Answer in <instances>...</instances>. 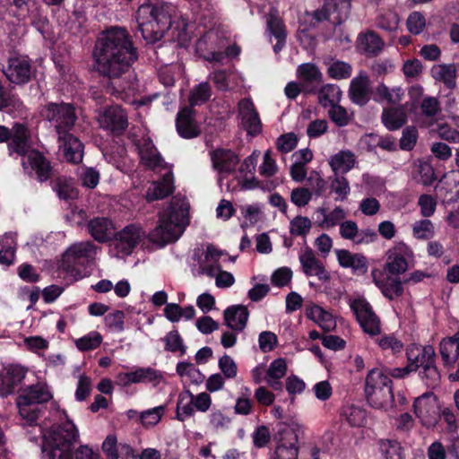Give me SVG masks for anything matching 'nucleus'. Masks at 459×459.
Wrapping results in <instances>:
<instances>
[{
    "label": "nucleus",
    "instance_id": "obj_1",
    "mask_svg": "<svg viewBox=\"0 0 459 459\" xmlns=\"http://www.w3.org/2000/svg\"><path fill=\"white\" fill-rule=\"evenodd\" d=\"M93 58L96 71L115 80L129 72L138 59V52L126 29L111 28L97 41Z\"/></svg>",
    "mask_w": 459,
    "mask_h": 459
},
{
    "label": "nucleus",
    "instance_id": "obj_2",
    "mask_svg": "<svg viewBox=\"0 0 459 459\" xmlns=\"http://www.w3.org/2000/svg\"><path fill=\"white\" fill-rule=\"evenodd\" d=\"M174 7L161 2H147L141 4L136 13L138 30L147 43L153 44L166 34L169 41L179 47H186L191 39L185 20H173Z\"/></svg>",
    "mask_w": 459,
    "mask_h": 459
},
{
    "label": "nucleus",
    "instance_id": "obj_3",
    "mask_svg": "<svg viewBox=\"0 0 459 459\" xmlns=\"http://www.w3.org/2000/svg\"><path fill=\"white\" fill-rule=\"evenodd\" d=\"M189 224V204L174 200L169 210L160 215L158 226L149 233V239L161 247L174 242Z\"/></svg>",
    "mask_w": 459,
    "mask_h": 459
},
{
    "label": "nucleus",
    "instance_id": "obj_4",
    "mask_svg": "<svg viewBox=\"0 0 459 459\" xmlns=\"http://www.w3.org/2000/svg\"><path fill=\"white\" fill-rule=\"evenodd\" d=\"M8 149L11 153L26 155V160L22 161L24 169L30 168L34 171L40 182L47 181L51 178L52 167L47 158L36 150H29V134L24 126L20 124L13 126L11 130Z\"/></svg>",
    "mask_w": 459,
    "mask_h": 459
},
{
    "label": "nucleus",
    "instance_id": "obj_5",
    "mask_svg": "<svg viewBox=\"0 0 459 459\" xmlns=\"http://www.w3.org/2000/svg\"><path fill=\"white\" fill-rule=\"evenodd\" d=\"M78 437L77 428L73 422L67 421L46 437L43 451H48L49 459H73L71 448Z\"/></svg>",
    "mask_w": 459,
    "mask_h": 459
},
{
    "label": "nucleus",
    "instance_id": "obj_6",
    "mask_svg": "<svg viewBox=\"0 0 459 459\" xmlns=\"http://www.w3.org/2000/svg\"><path fill=\"white\" fill-rule=\"evenodd\" d=\"M52 394L44 383L28 386L17 398V406L21 418L25 424H34L40 413L39 404L48 402Z\"/></svg>",
    "mask_w": 459,
    "mask_h": 459
},
{
    "label": "nucleus",
    "instance_id": "obj_7",
    "mask_svg": "<svg viewBox=\"0 0 459 459\" xmlns=\"http://www.w3.org/2000/svg\"><path fill=\"white\" fill-rule=\"evenodd\" d=\"M392 380L382 370L374 368L369 371L366 378L365 394L368 402L372 407L386 409L394 402Z\"/></svg>",
    "mask_w": 459,
    "mask_h": 459
},
{
    "label": "nucleus",
    "instance_id": "obj_8",
    "mask_svg": "<svg viewBox=\"0 0 459 459\" xmlns=\"http://www.w3.org/2000/svg\"><path fill=\"white\" fill-rule=\"evenodd\" d=\"M41 114L55 124L58 135L69 133L77 119L74 106L68 103H49L42 109Z\"/></svg>",
    "mask_w": 459,
    "mask_h": 459
},
{
    "label": "nucleus",
    "instance_id": "obj_9",
    "mask_svg": "<svg viewBox=\"0 0 459 459\" xmlns=\"http://www.w3.org/2000/svg\"><path fill=\"white\" fill-rule=\"evenodd\" d=\"M411 258L412 251L406 244H395L386 251L384 273L400 276L409 269V261Z\"/></svg>",
    "mask_w": 459,
    "mask_h": 459
},
{
    "label": "nucleus",
    "instance_id": "obj_10",
    "mask_svg": "<svg viewBox=\"0 0 459 459\" xmlns=\"http://www.w3.org/2000/svg\"><path fill=\"white\" fill-rule=\"evenodd\" d=\"M97 255V247L89 241L72 245L64 254L63 264L67 271L73 272L75 266L90 264Z\"/></svg>",
    "mask_w": 459,
    "mask_h": 459
},
{
    "label": "nucleus",
    "instance_id": "obj_11",
    "mask_svg": "<svg viewBox=\"0 0 459 459\" xmlns=\"http://www.w3.org/2000/svg\"><path fill=\"white\" fill-rule=\"evenodd\" d=\"M97 121L100 126L113 134H122L128 126L126 112L117 105L97 111Z\"/></svg>",
    "mask_w": 459,
    "mask_h": 459
},
{
    "label": "nucleus",
    "instance_id": "obj_12",
    "mask_svg": "<svg viewBox=\"0 0 459 459\" xmlns=\"http://www.w3.org/2000/svg\"><path fill=\"white\" fill-rule=\"evenodd\" d=\"M2 71L6 79L14 84L22 85L30 82L31 78V65L27 56H12L7 59Z\"/></svg>",
    "mask_w": 459,
    "mask_h": 459
},
{
    "label": "nucleus",
    "instance_id": "obj_13",
    "mask_svg": "<svg viewBox=\"0 0 459 459\" xmlns=\"http://www.w3.org/2000/svg\"><path fill=\"white\" fill-rule=\"evenodd\" d=\"M222 251L209 244L205 248H196L194 253V260L199 268L200 274L214 277L220 271L219 260Z\"/></svg>",
    "mask_w": 459,
    "mask_h": 459
},
{
    "label": "nucleus",
    "instance_id": "obj_14",
    "mask_svg": "<svg viewBox=\"0 0 459 459\" xmlns=\"http://www.w3.org/2000/svg\"><path fill=\"white\" fill-rule=\"evenodd\" d=\"M209 156L212 169L220 175L218 178L220 184L222 176L233 173L239 162L238 156L230 149L216 148L210 151Z\"/></svg>",
    "mask_w": 459,
    "mask_h": 459
},
{
    "label": "nucleus",
    "instance_id": "obj_15",
    "mask_svg": "<svg viewBox=\"0 0 459 459\" xmlns=\"http://www.w3.org/2000/svg\"><path fill=\"white\" fill-rule=\"evenodd\" d=\"M144 236L145 233L141 227L134 224L128 225L117 234L114 243L115 248L117 253L129 255Z\"/></svg>",
    "mask_w": 459,
    "mask_h": 459
},
{
    "label": "nucleus",
    "instance_id": "obj_16",
    "mask_svg": "<svg viewBox=\"0 0 459 459\" xmlns=\"http://www.w3.org/2000/svg\"><path fill=\"white\" fill-rule=\"evenodd\" d=\"M413 408L421 423L429 426L434 423L437 414V396L432 392L425 393L415 399Z\"/></svg>",
    "mask_w": 459,
    "mask_h": 459
},
{
    "label": "nucleus",
    "instance_id": "obj_17",
    "mask_svg": "<svg viewBox=\"0 0 459 459\" xmlns=\"http://www.w3.org/2000/svg\"><path fill=\"white\" fill-rule=\"evenodd\" d=\"M339 234L342 239L355 245L369 244L377 238L376 232L372 230H360L355 221L347 219L339 227Z\"/></svg>",
    "mask_w": 459,
    "mask_h": 459
},
{
    "label": "nucleus",
    "instance_id": "obj_18",
    "mask_svg": "<svg viewBox=\"0 0 459 459\" xmlns=\"http://www.w3.org/2000/svg\"><path fill=\"white\" fill-rule=\"evenodd\" d=\"M303 273L307 276H316L321 281H328L330 276L323 263L316 257L314 250L306 247L299 254Z\"/></svg>",
    "mask_w": 459,
    "mask_h": 459
},
{
    "label": "nucleus",
    "instance_id": "obj_19",
    "mask_svg": "<svg viewBox=\"0 0 459 459\" xmlns=\"http://www.w3.org/2000/svg\"><path fill=\"white\" fill-rule=\"evenodd\" d=\"M349 97L359 106H365L370 100V80L368 75L360 71L350 83Z\"/></svg>",
    "mask_w": 459,
    "mask_h": 459
},
{
    "label": "nucleus",
    "instance_id": "obj_20",
    "mask_svg": "<svg viewBox=\"0 0 459 459\" xmlns=\"http://www.w3.org/2000/svg\"><path fill=\"white\" fill-rule=\"evenodd\" d=\"M373 281L380 289L382 294L392 300L401 297L403 293V281L399 276L385 274L380 272H372Z\"/></svg>",
    "mask_w": 459,
    "mask_h": 459
},
{
    "label": "nucleus",
    "instance_id": "obj_21",
    "mask_svg": "<svg viewBox=\"0 0 459 459\" xmlns=\"http://www.w3.org/2000/svg\"><path fill=\"white\" fill-rule=\"evenodd\" d=\"M281 436L273 459H298V435L292 429H283L279 432Z\"/></svg>",
    "mask_w": 459,
    "mask_h": 459
},
{
    "label": "nucleus",
    "instance_id": "obj_22",
    "mask_svg": "<svg viewBox=\"0 0 459 459\" xmlns=\"http://www.w3.org/2000/svg\"><path fill=\"white\" fill-rule=\"evenodd\" d=\"M242 125L249 134L256 135L262 131V124L255 105L249 99H243L238 103Z\"/></svg>",
    "mask_w": 459,
    "mask_h": 459
},
{
    "label": "nucleus",
    "instance_id": "obj_23",
    "mask_svg": "<svg viewBox=\"0 0 459 459\" xmlns=\"http://www.w3.org/2000/svg\"><path fill=\"white\" fill-rule=\"evenodd\" d=\"M59 150L66 161L79 163L83 157V145L81 141L70 133L58 135Z\"/></svg>",
    "mask_w": 459,
    "mask_h": 459
},
{
    "label": "nucleus",
    "instance_id": "obj_24",
    "mask_svg": "<svg viewBox=\"0 0 459 459\" xmlns=\"http://www.w3.org/2000/svg\"><path fill=\"white\" fill-rule=\"evenodd\" d=\"M192 108H183L177 116L176 126L178 134L186 139L197 137L201 134L198 124L195 119Z\"/></svg>",
    "mask_w": 459,
    "mask_h": 459
},
{
    "label": "nucleus",
    "instance_id": "obj_25",
    "mask_svg": "<svg viewBox=\"0 0 459 459\" xmlns=\"http://www.w3.org/2000/svg\"><path fill=\"white\" fill-rule=\"evenodd\" d=\"M406 356L413 370L431 365L436 361V352L431 345H411L406 350Z\"/></svg>",
    "mask_w": 459,
    "mask_h": 459
},
{
    "label": "nucleus",
    "instance_id": "obj_26",
    "mask_svg": "<svg viewBox=\"0 0 459 459\" xmlns=\"http://www.w3.org/2000/svg\"><path fill=\"white\" fill-rule=\"evenodd\" d=\"M316 224L318 227L329 230L341 224L347 219L348 211L342 206H335L333 210L319 207L316 211Z\"/></svg>",
    "mask_w": 459,
    "mask_h": 459
},
{
    "label": "nucleus",
    "instance_id": "obj_27",
    "mask_svg": "<svg viewBox=\"0 0 459 459\" xmlns=\"http://www.w3.org/2000/svg\"><path fill=\"white\" fill-rule=\"evenodd\" d=\"M356 46L367 56H376L382 52L385 42L375 31L368 30L359 34Z\"/></svg>",
    "mask_w": 459,
    "mask_h": 459
},
{
    "label": "nucleus",
    "instance_id": "obj_28",
    "mask_svg": "<svg viewBox=\"0 0 459 459\" xmlns=\"http://www.w3.org/2000/svg\"><path fill=\"white\" fill-rule=\"evenodd\" d=\"M102 450L107 459H134L133 448L125 443H117V437L109 435L102 443Z\"/></svg>",
    "mask_w": 459,
    "mask_h": 459
},
{
    "label": "nucleus",
    "instance_id": "obj_29",
    "mask_svg": "<svg viewBox=\"0 0 459 459\" xmlns=\"http://www.w3.org/2000/svg\"><path fill=\"white\" fill-rule=\"evenodd\" d=\"M338 9L337 3L333 0H325L322 8L312 12H306L300 19V22L307 24L308 27L315 28L320 22L329 20L332 14L336 13L335 16H338Z\"/></svg>",
    "mask_w": 459,
    "mask_h": 459
},
{
    "label": "nucleus",
    "instance_id": "obj_30",
    "mask_svg": "<svg viewBox=\"0 0 459 459\" xmlns=\"http://www.w3.org/2000/svg\"><path fill=\"white\" fill-rule=\"evenodd\" d=\"M249 312L243 305H235L224 310V321L233 331L241 332L247 325Z\"/></svg>",
    "mask_w": 459,
    "mask_h": 459
},
{
    "label": "nucleus",
    "instance_id": "obj_31",
    "mask_svg": "<svg viewBox=\"0 0 459 459\" xmlns=\"http://www.w3.org/2000/svg\"><path fill=\"white\" fill-rule=\"evenodd\" d=\"M174 189L171 172L166 173L159 181L153 182L146 192V199L151 201L163 199L172 194Z\"/></svg>",
    "mask_w": 459,
    "mask_h": 459
},
{
    "label": "nucleus",
    "instance_id": "obj_32",
    "mask_svg": "<svg viewBox=\"0 0 459 459\" xmlns=\"http://www.w3.org/2000/svg\"><path fill=\"white\" fill-rule=\"evenodd\" d=\"M335 254L342 267L351 268L354 272L367 271V259L361 254H353L346 249H336Z\"/></svg>",
    "mask_w": 459,
    "mask_h": 459
},
{
    "label": "nucleus",
    "instance_id": "obj_33",
    "mask_svg": "<svg viewBox=\"0 0 459 459\" xmlns=\"http://www.w3.org/2000/svg\"><path fill=\"white\" fill-rule=\"evenodd\" d=\"M356 163V156L350 150H342L330 158L329 165L334 174L350 171Z\"/></svg>",
    "mask_w": 459,
    "mask_h": 459
},
{
    "label": "nucleus",
    "instance_id": "obj_34",
    "mask_svg": "<svg viewBox=\"0 0 459 459\" xmlns=\"http://www.w3.org/2000/svg\"><path fill=\"white\" fill-rule=\"evenodd\" d=\"M306 314L325 332H331L336 327V322L332 314L318 305L307 307Z\"/></svg>",
    "mask_w": 459,
    "mask_h": 459
},
{
    "label": "nucleus",
    "instance_id": "obj_35",
    "mask_svg": "<svg viewBox=\"0 0 459 459\" xmlns=\"http://www.w3.org/2000/svg\"><path fill=\"white\" fill-rule=\"evenodd\" d=\"M88 230L92 238L99 242H105L113 235V224L104 217L91 220L88 223Z\"/></svg>",
    "mask_w": 459,
    "mask_h": 459
},
{
    "label": "nucleus",
    "instance_id": "obj_36",
    "mask_svg": "<svg viewBox=\"0 0 459 459\" xmlns=\"http://www.w3.org/2000/svg\"><path fill=\"white\" fill-rule=\"evenodd\" d=\"M382 123L390 131L401 128L407 122V114L403 107L389 108L383 110Z\"/></svg>",
    "mask_w": 459,
    "mask_h": 459
},
{
    "label": "nucleus",
    "instance_id": "obj_37",
    "mask_svg": "<svg viewBox=\"0 0 459 459\" xmlns=\"http://www.w3.org/2000/svg\"><path fill=\"white\" fill-rule=\"evenodd\" d=\"M404 97V91L400 86L389 88L385 83L380 82L375 89V101L378 103L386 102L387 104H398Z\"/></svg>",
    "mask_w": 459,
    "mask_h": 459
},
{
    "label": "nucleus",
    "instance_id": "obj_38",
    "mask_svg": "<svg viewBox=\"0 0 459 459\" xmlns=\"http://www.w3.org/2000/svg\"><path fill=\"white\" fill-rule=\"evenodd\" d=\"M287 373V363L283 359H274L269 365L266 372L265 381L269 386L274 390H281L282 384L281 379Z\"/></svg>",
    "mask_w": 459,
    "mask_h": 459
},
{
    "label": "nucleus",
    "instance_id": "obj_39",
    "mask_svg": "<svg viewBox=\"0 0 459 459\" xmlns=\"http://www.w3.org/2000/svg\"><path fill=\"white\" fill-rule=\"evenodd\" d=\"M439 353L444 366L450 368L459 360V343L444 338L439 343Z\"/></svg>",
    "mask_w": 459,
    "mask_h": 459
},
{
    "label": "nucleus",
    "instance_id": "obj_40",
    "mask_svg": "<svg viewBox=\"0 0 459 459\" xmlns=\"http://www.w3.org/2000/svg\"><path fill=\"white\" fill-rule=\"evenodd\" d=\"M456 68L453 64L435 65L431 68V75L436 81L442 82L448 88L455 85Z\"/></svg>",
    "mask_w": 459,
    "mask_h": 459
},
{
    "label": "nucleus",
    "instance_id": "obj_41",
    "mask_svg": "<svg viewBox=\"0 0 459 459\" xmlns=\"http://www.w3.org/2000/svg\"><path fill=\"white\" fill-rule=\"evenodd\" d=\"M16 241L15 236L6 233L0 238V263L10 265L13 263L15 256Z\"/></svg>",
    "mask_w": 459,
    "mask_h": 459
},
{
    "label": "nucleus",
    "instance_id": "obj_42",
    "mask_svg": "<svg viewBox=\"0 0 459 459\" xmlns=\"http://www.w3.org/2000/svg\"><path fill=\"white\" fill-rule=\"evenodd\" d=\"M140 156L142 163L151 169L162 167V158L151 143H145L140 148Z\"/></svg>",
    "mask_w": 459,
    "mask_h": 459
},
{
    "label": "nucleus",
    "instance_id": "obj_43",
    "mask_svg": "<svg viewBox=\"0 0 459 459\" xmlns=\"http://www.w3.org/2000/svg\"><path fill=\"white\" fill-rule=\"evenodd\" d=\"M342 98V91L337 85L326 84L318 91L319 103L326 108L333 107L340 102Z\"/></svg>",
    "mask_w": 459,
    "mask_h": 459
},
{
    "label": "nucleus",
    "instance_id": "obj_44",
    "mask_svg": "<svg viewBox=\"0 0 459 459\" xmlns=\"http://www.w3.org/2000/svg\"><path fill=\"white\" fill-rule=\"evenodd\" d=\"M330 190L336 195L334 198L336 201L346 200L351 192L348 179L342 175L334 174L331 178Z\"/></svg>",
    "mask_w": 459,
    "mask_h": 459
},
{
    "label": "nucleus",
    "instance_id": "obj_45",
    "mask_svg": "<svg viewBox=\"0 0 459 459\" xmlns=\"http://www.w3.org/2000/svg\"><path fill=\"white\" fill-rule=\"evenodd\" d=\"M267 28L274 38H286V30L279 11L273 7L267 15Z\"/></svg>",
    "mask_w": 459,
    "mask_h": 459
},
{
    "label": "nucleus",
    "instance_id": "obj_46",
    "mask_svg": "<svg viewBox=\"0 0 459 459\" xmlns=\"http://www.w3.org/2000/svg\"><path fill=\"white\" fill-rule=\"evenodd\" d=\"M212 89L208 82H204L195 85L190 91L189 103L191 107L201 105L210 100Z\"/></svg>",
    "mask_w": 459,
    "mask_h": 459
},
{
    "label": "nucleus",
    "instance_id": "obj_47",
    "mask_svg": "<svg viewBox=\"0 0 459 459\" xmlns=\"http://www.w3.org/2000/svg\"><path fill=\"white\" fill-rule=\"evenodd\" d=\"M25 372L20 367H10L6 376L4 377L3 385L5 387L4 394H10L14 392L15 386L24 378Z\"/></svg>",
    "mask_w": 459,
    "mask_h": 459
},
{
    "label": "nucleus",
    "instance_id": "obj_48",
    "mask_svg": "<svg viewBox=\"0 0 459 459\" xmlns=\"http://www.w3.org/2000/svg\"><path fill=\"white\" fill-rule=\"evenodd\" d=\"M398 14L391 10H386L378 14L377 17V26L385 31H394L399 26Z\"/></svg>",
    "mask_w": 459,
    "mask_h": 459
},
{
    "label": "nucleus",
    "instance_id": "obj_49",
    "mask_svg": "<svg viewBox=\"0 0 459 459\" xmlns=\"http://www.w3.org/2000/svg\"><path fill=\"white\" fill-rule=\"evenodd\" d=\"M327 73L331 78L335 80L347 79L351 75L352 67L346 62L334 60L329 64Z\"/></svg>",
    "mask_w": 459,
    "mask_h": 459
},
{
    "label": "nucleus",
    "instance_id": "obj_50",
    "mask_svg": "<svg viewBox=\"0 0 459 459\" xmlns=\"http://www.w3.org/2000/svg\"><path fill=\"white\" fill-rule=\"evenodd\" d=\"M299 77L307 82H321L323 74L318 67L310 63L302 64L298 68Z\"/></svg>",
    "mask_w": 459,
    "mask_h": 459
},
{
    "label": "nucleus",
    "instance_id": "obj_51",
    "mask_svg": "<svg viewBox=\"0 0 459 459\" xmlns=\"http://www.w3.org/2000/svg\"><path fill=\"white\" fill-rule=\"evenodd\" d=\"M420 108L421 114L429 119H436L442 112L441 104L435 97H425Z\"/></svg>",
    "mask_w": 459,
    "mask_h": 459
},
{
    "label": "nucleus",
    "instance_id": "obj_52",
    "mask_svg": "<svg viewBox=\"0 0 459 459\" xmlns=\"http://www.w3.org/2000/svg\"><path fill=\"white\" fill-rule=\"evenodd\" d=\"M349 306L358 323L373 311L371 305L363 297L350 298Z\"/></svg>",
    "mask_w": 459,
    "mask_h": 459
},
{
    "label": "nucleus",
    "instance_id": "obj_53",
    "mask_svg": "<svg viewBox=\"0 0 459 459\" xmlns=\"http://www.w3.org/2000/svg\"><path fill=\"white\" fill-rule=\"evenodd\" d=\"M102 342V336L98 332H91L75 340V346L82 351L97 349Z\"/></svg>",
    "mask_w": 459,
    "mask_h": 459
},
{
    "label": "nucleus",
    "instance_id": "obj_54",
    "mask_svg": "<svg viewBox=\"0 0 459 459\" xmlns=\"http://www.w3.org/2000/svg\"><path fill=\"white\" fill-rule=\"evenodd\" d=\"M342 415L351 427L362 426L366 419L365 411L355 405L345 407Z\"/></svg>",
    "mask_w": 459,
    "mask_h": 459
},
{
    "label": "nucleus",
    "instance_id": "obj_55",
    "mask_svg": "<svg viewBox=\"0 0 459 459\" xmlns=\"http://www.w3.org/2000/svg\"><path fill=\"white\" fill-rule=\"evenodd\" d=\"M134 383H158L161 374L152 368H139L133 371Z\"/></svg>",
    "mask_w": 459,
    "mask_h": 459
},
{
    "label": "nucleus",
    "instance_id": "obj_56",
    "mask_svg": "<svg viewBox=\"0 0 459 459\" xmlns=\"http://www.w3.org/2000/svg\"><path fill=\"white\" fill-rule=\"evenodd\" d=\"M359 324L363 331L368 335L376 336L381 333V322L374 311L365 316Z\"/></svg>",
    "mask_w": 459,
    "mask_h": 459
},
{
    "label": "nucleus",
    "instance_id": "obj_57",
    "mask_svg": "<svg viewBox=\"0 0 459 459\" xmlns=\"http://www.w3.org/2000/svg\"><path fill=\"white\" fill-rule=\"evenodd\" d=\"M195 413V405L192 398H188L187 393L180 394L177 404V419L184 421L186 417H191Z\"/></svg>",
    "mask_w": 459,
    "mask_h": 459
},
{
    "label": "nucleus",
    "instance_id": "obj_58",
    "mask_svg": "<svg viewBox=\"0 0 459 459\" xmlns=\"http://www.w3.org/2000/svg\"><path fill=\"white\" fill-rule=\"evenodd\" d=\"M6 109L7 112L21 111L22 102L13 98L4 88L0 82V110Z\"/></svg>",
    "mask_w": 459,
    "mask_h": 459
},
{
    "label": "nucleus",
    "instance_id": "obj_59",
    "mask_svg": "<svg viewBox=\"0 0 459 459\" xmlns=\"http://www.w3.org/2000/svg\"><path fill=\"white\" fill-rule=\"evenodd\" d=\"M165 412L163 405L144 411L140 415V420L144 427H152L160 422Z\"/></svg>",
    "mask_w": 459,
    "mask_h": 459
},
{
    "label": "nucleus",
    "instance_id": "obj_60",
    "mask_svg": "<svg viewBox=\"0 0 459 459\" xmlns=\"http://www.w3.org/2000/svg\"><path fill=\"white\" fill-rule=\"evenodd\" d=\"M163 341L167 351L171 352L179 351L181 354L186 352V346L183 344V340L177 330L168 333Z\"/></svg>",
    "mask_w": 459,
    "mask_h": 459
},
{
    "label": "nucleus",
    "instance_id": "obj_61",
    "mask_svg": "<svg viewBox=\"0 0 459 459\" xmlns=\"http://www.w3.org/2000/svg\"><path fill=\"white\" fill-rule=\"evenodd\" d=\"M330 119L338 126L343 127L350 123L351 116L347 109L338 104L333 105L328 110Z\"/></svg>",
    "mask_w": 459,
    "mask_h": 459
},
{
    "label": "nucleus",
    "instance_id": "obj_62",
    "mask_svg": "<svg viewBox=\"0 0 459 459\" xmlns=\"http://www.w3.org/2000/svg\"><path fill=\"white\" fill-rule=\"evenodd\" d=\"M312 227L311 221L305 216H297L290 223V231L295 236H306Z\"/></svg>",
    "mask_w": 459,
    "mask_h": 459
},
{
    "label": "nucleus",
    "instance_id": "obj_63",
    "mask_svg": "<svg viewBox=\"0 0 459 459\" xmlns=\"http://www.w3.org/2000/svg\"><path fill=\"white\" fill-rule=\"evenodd\" d=\"M381 450L385 459H405L403 449L400 443L386 440L381 444Z\"/></svg>",
    "mask_w": 459,
    "mask_h": 459
},
{
    "label": "nucleus",
    "instance_id": "obj_64",
    "mask_svg": "<svg viewBox=\"0 0 459 459\" xmlns=\"http://www.w3.org/2000/svg\"><path fill=\"white\" fill-rule=\"evenodd\" d=\"M412 232L416 238H430L434 235V226L429 220H420L413 224Z\"/></svg>",
    "mask_w": 459,
    "mask_h": 459
}]
</instances>
